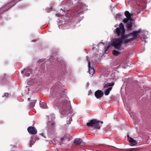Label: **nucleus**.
Instances as JSON below:
<instances>
[{
	"label": "nucleus",
	"instance_id": "1",
	"mask_svg": "<svg viewBox=\"0 0 151 151\" xmlns=\"http://www.w3.org/2000/svg\"><path fill=\"white\" fill-rule=\"evenodd\" d=\"M54 105L63 111L67 112L71 114L70 112V111L71 110V106L69 103L66 101L59 100L55 102Z\"/></svg>",
	"mask_w": 151,
	"mask_h": 151
},
{
	"label": "nucleus",
	"instance_id": "2",
	"mask_svg": "<svg viewBox=\"0 0 151 151\" xmlns=\"http://www.w3.org/2000/svg\"><path fill=\"white\" fill-rule=\"evenodd\" d=\"M125 30H121L120 28H117L116 29L115 32L118 36H121L120 37L118 38H115L113 39L112 40H116L117 43H119V45L121 46L122 44L124 43V41L126 39L128 38L129 36L128 35L124 34Z\"/></svg>",
	"mask_w": 151,
	"mask_h": 151
},
{
	"label": "nucleus",
	"instance_id": "3",
	"mask_svg": "<svg viewBox=\"0 0 151 151\" xmlns=\"http://www.w3.org/2000/svg\"><path fill=\"white\" fill-rule=\"evenodd\" d=\"M103 123V122L102 121L93 119L91 120L89 122L87 123L86 125L88 127H94L96 129H99Z\"/></svg>",
	"mask_w": 151,
	"mask_h": 151
},
{
	"label": "nucleus",
	"instance_id": "4",
	"mask_svg": "<svg viewBox=\"0 0 151 151\" xmlns=\"http://www.w3.org/2000/svg\"><path fill=\"white\" fill-rule=\"evenodd\" d=\"M141 33V31L140 30L133 31L129 34V35L132 37L133 38L130 39H126L124 41V43H127L132 40L137 39L139 37Z\"/></svg>",
	"mask_w": 151,
	"mask_h": 151
},
{
	"label": "nucleus",
	"instance_id": "5",
	"mask_svg": "<svg viewBox=\"0 0 151 151\" xmlns=\"http://www.w3.org/2000/svg\"><path fill=\"white\" fill-rule=\"evenodd\" d=\"M116 42V40H112L111 41V43L109 44V45L107 47H105L104 51L105 52L111 46H114L115 49L117 50H121L122 49L121 46L119 45V43H117Z\"/></svg>",
	"mask_w": 151,
	"mask_h": 151
},
{
	"label": "nucleus",
	"instance_id": "6",
	"mask_svg": "<svg viewBox=\"0 0 151 151\" xmlns=\"http://www.w3.org/2000/svg\"><path fill=\"white\" fill-rule=\"evenodd\" d=\"M18 2V1L17 0H13L4 5V8H3L2 10L4 12L7 11L9 9L14 6Z\"/></svg>",
	"mask_w": 151,
	"mask_h": 151
},
{
	"label": "nucleus",
	"instance_id": "7",
	"mask_svg": "<svg viewBox=\"0 0 151 151\" xmlns=\"http://www.w3.org/2000/svg\"><path fill=\"white\" fill-rule=\"evenodd\" d=\"M124 14L127 18H125L123 19L122 21L124 23H127L129 21H132L133 19L132 17V14H130L128 11L125 12Z\"/></svg>",
	"mask_w": 151,
	"mask_h": 151
},
{
	"label": "nucleus",
	"instance_id": "8",
	"mask_svg": "<svg viewBox=\"0 0 151 151\" xmlns=\"http://www.w3.org/2000/svg\"><path fill=\"white\" fill-rule=\"evenodd\" d=\"M33 70L31 69H24L22 71V74L24 76H29L30 74H32L33 73Z\"/></svg>",
	"mask_w": 151,
	"mask_h": 151
},
{
	"label": "nucleus",
	"instance_id": "9",
	"mask_svg": "<svg viewBox=\"0 0 151 151\" xmlns=\"http://www.w3.org/2000/svg\"><path fill=\"white\" fill-rule=\"evenodd\" d=\"M104 92L100 90L96 91L94 93L95 96L98 99H100L104 95Z\"/></svg>",
	"mask_w": 151,
	"mask_h": 151
},
{
	"label": "nucleus",
	"instance_id": "10",
	"mask_svg": "<svg viewBox=\"0 0 151 151\" xmlns=\"http://www.w3.org/2000/svg\"><path fill=\"white\" fill-rule=\"evenodd\" d=\"M28 132L31 134H35L37 133V131L35 127L29 126L27 128Z\"/></svg>",
	"mask_w": 151,
	"mask_h": 151
},
{
	"label": "nucleus",
	"instance_id": "11",
	"mask_svg": "<svg viewBox=\"0 0 151 151\" xmlns=\"http://www.w3.org/2000/svg\"><path fill=\"white\" fill-rule=\"evenodd\" d=\"M88 61V66L89 68V74L91 75V76H92L93 74L95 73V70L92 67H90V62L89 60Z\"/></svg>",
	"mask_w": 151,
	"mask_h": 151
},
{
	"label": "nucleus",
	"instance_id": "12",
	"mask_svg": "<svg viewBox=\"0 0 151 151\" xmlns=\"http://www.w3.org/2000/svg\"><path fill=\"white\" fill-rule=\"evenodd\" d=\"M128 140L130 142V145L131 146H133L136 145L137 144V141L134 140L133 138L129 137V136H127Z\"/></svg>",
	"mask_w": 151,
	"mask_h": 151
},
{
	"label": "nucleus",
	"instance_id": "13",
	"mask_svg": "<svg viewBox=\"0 0 151 151\" xmlns=\"http://www.w3.org/2000/svg\"><path fill=\"white\" fill-rule=\"evenodd\" d=\"M83 142V140L81 138H76L73 141L74 144L76 145H79L81 144Z\"/></svg>",
	"mask_w": 151,
	"mask_h": 151
},
{
	"label": "nucleus",
	"instance_id": "14",
	"mask_svg": "<svg viewBox=\"0 0 151 151\" xmlns=\"http://www.w3.org/2000/svg\"><path fill=\"white\" fill-rule=\"evenodd\" d=\"M126 26L127 29L129 30H131L132 29L133 24L131 22H127Z\"/></svg>",
	"mask_w": 151,
	"mask_h": 151
},
{
	"label": "nucleus",
	"instance_id": "15",
	"mask_svg": "<svg viewBox=\"0 0 151 151\" xmlns=\"http://www.w3.org/2000/svg\"><path fill=\"white\" fill-rule=\"evenodd\" d=\"M112 88V87H110L105 90L104 91L105 94L106 96L108 95L109 94L110 91L111 90Z\"/></svg>",
	"mask_w": 151,
	"mask_h": 151
},
{
	"label": "nucleus",
	"instance_id": "16",
	"mask_svg": "<svg viewBox=\"0 0 151 151\" xmlns=\"http://www.w3.org/2000/svg\"><path fill=\"white\" fill-rule=\"evenodd\" d=\"M114 83H112V82H111L110 83H106V84L105 85H104V88H106L108 87L109 86H113L114 85Z\"/></svg>",
	"mask_w": 151,
	"mask_h": 151
},
{
	"label": "nucleus",
	"instance_id": "17",
	"mask_svg": "<svg viewBox=\"0 0 151 151\" xmlns=\"http://www.w3.org/2000/svg\"><path fill=\"white\" fill-rule=\"evenodd\" d=\"M55 124L53 122H50L48 124V128L50 129H51V128L52 127L55 125Z\"/></svg>",
	"mask_w": 151,
	"mask_h": 151
},
{
	"label": "nucleus",
	"instance_id": "18",
	"mask_svg": "<svg viewBox=\"0 0 151 151\" xmlns=\"http://www.w3.org/2000/svg\"><path fill=\"white\" fill-rule=\"evenodd\" d=\"M112 53L113 55L114 56H116L120 54L121 52L116 50H114L112 51Z\"/></svg>",
	"mask_w": 151,
	"mask_h": 151
},
{
	"label": "nucleus",
	"instance_id": "19",
	"mask_svg": "<svg viewBox=\"0 0 151 151\" xmlns=\"http://www.w3.org/2000/svg\"><path fill=\"white\" fill-rule=\"evenodd\" d=\"M83 11L81 9H75V14L76 15H77L79 14L80 13L82 12Z\"/></svg>",
	"mask_w": 151,
	"mask_h": 151
},
{
	"label": "nucleus",
	"instance_id": "20",
	"mask_svg": "<svg viewBox=\"0 0 151 151\" xmlns=\"http://www.w3.org/2000/svg\"><path fill=\"white\" fill-rule=\"evenodd\" d=\"M119 28H120V29H121V30H125L124 26L123 24L121 23L119 24Z\"/></svg>",
	"mask_w": 151,
	"mask_h": 151
},
{
	"label": "nucleus",
	"instance_id": "21",
	"mask_svg": "<svg viewBox=\"0 0 151 151\" xmlns=\"http://www.w3.org/2000/svg\"><path fill=\"white\" fill-rule=\"evenodd\" d=\"M36 100H34L31 103L30 105L31 107L33 108L35 106V104L36 102Z\"/></svg>",
	"mask_w": 151,
	"mask_h": 151
},
{
	"label": "nucleus",
	"instance_id": "22",
	"mask_svg": "<svg viewBox=\"0 0 151 151\" xmlns=\"http://www.w3.org/2000/svg\"><path fill=\"white\" fill-rule=\"evenodd\" d=\"M67 139L66 137H64L62 138H61L60 139L62 142H64L65 140Z\"/></svg>",
	"mask_w": 151,
	"mask_h": 151
},
{
	"label": "nucleus",
	"instance_id": "23",
	"mask_svg": "<svg viewBox=\"0 0 151 151\" xmlns=\"http://www.w3.org/2000/svg\"><path fill=\"white\" fill-rule=\"evenodd\" d=\"M127 151H134V149H129Z\"/></svg>",
	"mask_w": 151,
	"mask_h": 151
},
{
	"label": "nucleus",
	"instance_id": "24",
	"mask_svg": "<svg viewBox=\"0 0 151 151\" xmlns=\"http://www.w3.org/2000/svg\"><path fill=\"white\" fill-rule=\"evenodd\" d=\"M34 142V141L33 140H32L30 141V143H32V144Z\"/></svg>",
	"mask_w": 151,
	"mask_h": 151
},
{
	"label": "nucleus",
	"instance_id": "25",
	"mask_svg": "<svg viewBox=\"0 0 151 151\" xmlns=\"http://www.w3.org/2000/svg\"><path fill=\"white\" fill-rule=\"evenodd\" d=\"M30 98H28V101H30Z\"/></svg>",
	"mask_w": 151,
	"mask_h": 151
},
{
	"label": "nucleus",
	"instance_id": "26",
	"mask_svg": "<svg viewBox=\"0 0 151 151\" xmlns=\"http://www.w3.org/2000/svg\"><path fill=\"white\" fill-rule=\"evenodd\" d=\"M4 96H6V95H4V96H2V97H4Z\"/></svg>",
	"mask_w": 151,
	"mask_h": 151
},
{
	"label": "nucleus",
	"instance_id": "27",
	"mask_svg": "<svg viewBox=\"0 0 151 151\" xmlns=\"http://www.w3.org/2000/svg\"><path fill=\"white\" fill-rule=\"evenodd\" d=\"M32 145H32H31V144H30V146L31 147Z\"/></svg>",
	"mask_w": 151,
	"mask_h": 151
},
{
	"label": "nucleus",
	"instance_id": "28",
	"mask_svg": "<svg viewBox=\"0 0 151 151\" xmlns=\"http://www.w3.org/2000/svg\"><path fill=\"white\" fill-rule=\"evenodd\" d=\"M5 94H7L8 95V94L7 93H5Z\"/></svg>",
	"mask_w": 151,
	"mask_h": 151
}]
</instances>
